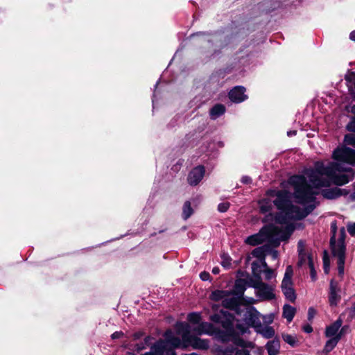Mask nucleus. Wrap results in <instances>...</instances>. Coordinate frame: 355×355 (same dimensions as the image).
<instances>
[{"mask_svg": "<svg viewBox=\"0 0 355 355\" xmlns=\"http://www.w3.org/2000/svg\"><path fill=\"white\" fill-rule=\"evenodd\" d=\"M305 175H294L289 178L288 183L293 187L294 196L299 205H294L290 200L291 193L287 191L270 190L267 192V198L259 202L260 211L262 214L270 212L274 205L280 211L275 218V224L281 227L279 217L281 220L293 223V220H299L306 217L315 207V196L318 193V188H315Z\"/></svg>", "mask_w": 355, "mask_h": 355, "instance_id": "1", "label": "nucleus"}, {"mask_svg": "<svg viewBox=\"0 0 355 355\" xmlns=\"http://www.w3.org/2000/svg\"><path fill=\"white\" fill-rule=\"evenodd\" d=\"M336 162H329L325 165L323 162H316L313 168L305 171L304 175L309 178L315 188L329 187L331 183L343 185L349 182L346 174H337L338 172L348 171L350 168L345 164H355V150L349 148H337L332 155Z\"/></svg>", "mask_w": 355, "mask_h": 355, "instance_id": "2", "label": "nucleus"}, {"mask_svg": "<svg viewBox=\"0 0 355 355\" xmlns=\"http://www.w3.org/2000/svg\"><path fill=\"white\" fill-rule=\"evenodd\" d=\"M210 320L213 322L220 324L225 331H221L216 328L214 324L209 322H200L197 327L191 329V331L198 335L206 334L209 336H214L222 341L234 340V343L241 347H252L251 343H246L242 339H236V334H243L248 331V326L245 324L236 323L234 329V317L232 314L227 311L221 310L218 313H216L209 317Z\"/></svg>", "mask_w": 355, "mask_h": 355, "instance_id": "3", "label": "nucleus"}, {"mask_svg": "<svg viewBox=\"0 0 355 355\" xmlns=\"http://www.w3.org/2000/svg\"><path fill=\"white\" fill-rule=\"evenodd\" d=\"M281 219V217L277 218L281 228L279 225L266 226L259 233L247 237L245 242L250 245H257L264 241H268L277 246L280 241L287 240L295 230L293 223Z\"/></svg>", "mask_w": 355, "mask_h": 355, "instance_id": "4", "label": "nucleus"}, {"mask_svg": "<svg viewBox=\"0 0 355 355\" xmlns=\"http://www.w3.org/2000/svg\"><path fill=\"white\" fill-rule=\"evenodd\" d=\"M175 329L176 334L180 336L182 339L176 337L171 330H167L164 335L173 349H186L188 347H191L194 349L205 350L209 347L208 340L202 339L191 334V327L188 323L177 322Z\"/></svg>", "mask_w": 355, "mask_h": 355, "instance_id": "5", "label": "nucleus"}, {"mask_svg": "<svg viewBox=\"0 0 355 355\" xmlns=\"http://www.w3.org/2000/svg\"><path fill=\"white\" fill-rule=\"evenodd\" d=\"M346 232L345 227L339 230L338 238L331 236L330 239V247L333 256L338 259V270L339 275L344 274V268L345 263L346 245H345Z\"/></svg>", "mask_w": 355, "mask_h": 355, "instance_id": "6", "label": "nucleus"}, {"mask_svg": "<svg viewBox=\"0 0 355 355\" xmlns=\"http://www.w3.org/2000/svg\"><path fill=\"white\" fill-rule=\"evenodd\" d=\"M261 266L257 262L252 263V273L254 279L250 282L251 287L255 288L257 295L263 300H271L275 297L272 288L268 284L263 282Z\"/></svg>", "mask_w": 355, "mask_h": 355, "instance_id": "7", "label": "nucleus"}, {"mask_svg": "<svg viewBox=\"0 0 355 355\" xmlns=\"http://www.w3.org/2000/svg\"><path fill=\"white\" fill-rule=\"evenodd\" d=\"M144 355H176L174 349L170 345V342L165 338L160 340L151 347L150 352Z\"/></svg>", "mask_w": 355, "mask_h": 355, "instance_id": "8", "label": "nucleus"}, {"mask_svg": "<svg viewBox=\"0 0 355 355\" xmlns=\"http://www.w3.org/2000/svg\"><path fill=\"white\" fill-rule=\"evenodd\" d=\"M246 319L248 320L249 325L253 327L255 331L262 335L264 338H270L274 336V329L268 325H262L255 315L251 314L250 315V318Z\"/></svg>", "mask_w": 355, "mask_h": 355, "instance_id": "9", "label": "nucleus"}, {"mask_svg": "<svg viewBox=\"0 0 355 355\" xmlns=\"http://www.w3.org/2000/svg\"><path fill=\"white\" fill-rule=\"evenodd\" d=\"M205 169L202 166H198L193 168L188 175L187 180L190 185H197L203 178Z\"/></svg>", "mask_w": 355, "mask_h": 355, "instance_id": "10", "label": "nucleus"}, {"mask_svg": "<svg viewBox=\"0 0 355 355\" xmlns=\"http://www.w3.org/2000/svg\"><path fill=\"white\" fill-rule=\"evenodd\" d=\"M245 89L241 86H237L233 88L229 92L230 99L234 103H241L247 99V95L245 94Z\"/></svg>", "mask_w": 355, "mask_h": 355, "instance_id": "11", "label": "nucleus"}, {"mask_svg": "<svg viewBox=\"0 0 355 355\" xmlns=\"http://www.w3.org/2000/svg\"><path fill=\"white\" fill-rule=\"evenodd\" d=\"M340 290L338 286V283L331 280L330 282V291L329 296V302L331 306H336L340 300L339 295Z\"/></svg>", "mask_w": 355, "mask_h": 355, "instance_id": "12", "label": "nucleus"}, {"mask_svg": "<svg viewBox=\"0 0 355 355\" xmlns=\"http://www.w3.org/2000/svg\"><path fill=\"white\" fill-rule=\"evenodd\" d=\"M348 192L345 189H341L338 187L324 189L322 191V195L327 199H335L341 196L347 195Z\"/></svg>", "mask_w": 355, "mask_h": 355, "instance_id": "13", "label": "nucleus"}, {"mask_svg": "<svg viewBox=\"0 0 355 355\" xmlns=\"http://www.w3.org/2000/svg\"><path fill=\"white\" fill-rule=\"evenodd\" d=\"M269 250H270V247L267 245H264L261 247H258V248H255L252 252V255L258 259V260L256 261L255 262L259 263L260 264V266H261L262 261H266L265 257L268 254Z\"/></svg>", "mask_w": 355, "mask_h": 355, "instance_id": "14", "label": "nucleus"}, {"mask_svg": "<svg viewBox=\"0 0 355 355\" xmlns=\"http://www.w3.org/2000/svg\"><path fill=\"white\" fill-rule=\"evenodd\" d=\"M252 279H254L253 274L252 276L248 275L246 278H240L236 279L235 282V290L236 293L239 294H243L246 288V286L251 287L250 285V282Z\"/></svg>", "mask_w": 355, "mask_h": 355, "instance_id": "15", "label": "nucleus"}, {"mask_svg": "<svg viewBox=\"0 0 355 355\" xmlns=\"http://www.w3.org/2000/svg\"><path fill=\"white\" fill-rule=\"evenodd\" d=\"M342 325L341 320H338L334 323L327 327L325 331V335L329 338H334L337 336H341L338 331Z\"/></svg>", "mask_w": 355, "mask_h": 355, "instance_id": "16", "label": "nucleus"}, {"mask_svg": "<svg viewBox=\"0 0 355 355\" xmlns=\"http://www.w3.org/2000/svg\"><path fill=\"white\" fill-rule=\"evenodd\" d=\"M347 128L349 131L355 132V119H353L347 124ZM344 141L347 145H352L355 146V134L352 133L347 135L345 137Z\"/></svg>", "mask_w": 355, "mask_h": 355, "instance_id": "17", "label": "nucleus"}, {"mask_svg": "<svg viewBox=\"0 0 355 355\" xmlns=\"http://www.w3.org/2000/svg\"><path fill=\"white\" fill-rule=\"evenodd\" d=\"M293 275V270L291 266H288L286 268L284 276L282 282V288L293 286L292 277Z\"/></svg>", "mask_w": 355, "mask_h": 355, "instance_id": "18", "label": "nucleus"}, {"mask_svg": "<svg viewBox=\"0 0 355 355\" xmlns=\"http://www.w3.org/2000/svg\"><path fill=\"white\" fill-rule=\"evenodd\" d=\"M279 349L280 344L277 340L269 341L266 345V349L268 355H278Z\"/></svg>", "mask_w": 355, "mask_h": 355, "instance_id": "19", "label": "nucleus"}, {"mask_svg": "<svg viewBox=\"0 0 355 355\" xmlns=\"http://www.w3.org/2000/svg\"><path fill=\"white\" fill-rule=\"evenodd\" d=\"M231 295L229 291L216 290L210 295V299L214 301H222L226 297Z\"/></svg>", "mask_w": 355, "mask_h": 355, "instance_id": "20", "label": "nucleus"}, {"mask_svg": "<svg viewBox=\"0 0 355 355\" xmlns=\"http://www.w3.org/2000/svg\"><path fill=\"white\" fill-rule=\"evenodd\" d=\"M225 112V107L222 104H217L214 105L209 112L210 116L212 119L215 120Z\"/></svg>", "mask_w": 355, "mask_h": 355, "instance_id": "21", "label": "nucleus"}, {"mask_svg": "<svg viewBox=\"0 0 355 355\" xmlns=\"http://www.w3.org/2000/svg\"><path fill=\"white\" fill-rule=\"evenodd\" d=\"M296 309L291 305L286 304L283 307V317L287 320L288 322H291L295 314Z\"/></svg>", "mask_w": 355, "mask_h": 355, "instance_id": "22", "label": "nucleus"}, {"mask_svg": "<svg viewBox=\"0 0 355 355\" xmlns=\"http://www.w3.org/2000/svg\"><path fill=\"white\" fill-rule=\"evenodd\" d=\"M261 270V273L264 274L266 280H270L276 276L275 270L270 268L266 261H262Z\"/></svg>", "mask_w": 355, "mask_h": 355, "instance_id": "23", "label": "nucleus"}, {"mask_svg": "<svg viewBox=\"0 0 355 355\" xmlns=\"http://www.w3.org/2000/svg\"><path fill=\"white\" fill-rule=\"evenodd\" d=\"M223 306L225 308L228 309H234L237 306V300L232 296V293L231 292V295L226 297L223 300Z\"/></svg>", "mask_w": 355, "mask_h": 355, "instance_id": "24", "label": "nucleus"}, {"mask_svg": "<svg viewBox=\"0 0 355 355\" xmlns=\"http://www.w3.org/2000/svg\"><path fill=\"white\" fill-rule=\"evenodd\" d=\"M341 336H337L336 337L331 338L329 340H328L324 348L325 352L328 353L331 352L336 346Z\"/></svg>", "mask_w": 355, "mask_h": 355, "instance_id": "25", "label": "nucleus"}, {"mask_svg": "<svg viewBox=\"0 0 355 355\" xmlns=\"http://www.w3.org/2000/svg\"><path fill=\"white\" fill-rule=\"evenodd\" d=\"M298 252H299V264L303 265L306 263V259L307 256H310L309 254H306L304 252V243L302 241L298 242Z\"/></svg>", "mask_w": 355, "mask_h": 355, "instance_id": "26", "label": "nucleus"}, {"mask_svg": "<svg viewBox=\"0 0 355 355\" xmlns=\"http://www.w3.org/2000/svg\"><path fill=\"white\" fill-rule=\"evenodd\" d=\"M282 292L284 294L286 298L291 301L294 302L296 299L295 293L293 286L282 288Z\"/></svg>", "mask_w": 355, "mask_h": 355, "instance_id": "27", "label": "nucleus"}, {"mask_svg": "<svg viewBox=\"0 0 355 355\" xmlns=\"http://www.w3.org/2000/svg\"><path fill=\"white\" fill-rule=\"evenodd\" d=\"M193 214V209L189 201H186L182 208V216L184 220L188 219Z\"/></svg>", "mask_w": 355, "mask_h": 355, "instance_id": "28", "label": "nucleus"}, {"mask_svg": "<svg viewBox=\"0 0 355 355\" xmlns=\"http://www.w3.org/2000/svg\"><path fill=\"white\" fill-rule=\"evenodd\" d=\"M305 264L309 266L310 268L311 277L312 280L315 281L316 279V271L314 268L313 259L311 256H307L306 263Z\"/></svg>", "mask_w": 355, "mask_h": 355, "instance_id": "29", "label": "nucleus"}, {"mask_svg": "<svg viewBox=\"0 0 355 355\" xmlns=\"http://www.w3.org/2000/svg\"><path fill=\"white\" fill-rule=\"evenodd\" d=\"M282 338L284 340V342H286L292 347H295L297 345L298 340L297 339V337L294 335L283 334Z\"/></svg>", "mask_w": 355, "mask_h": 355, "instance_id": "30", "label": "nucleus"}, {"mask_svg": "<svg viewBox=\"0 0 355 355\" xmlns=\"http://www.w3.org/2000/svg\"><path fill=\"white\" fill-rule=\"evenodd\" d=\"M221 265L225 268H230L232 265V259L227 254H223L221 255Z\"/></svg>", "mask_w": 355, "mask_h": 355, "instance_id": "31", "label": "nucleus"}, {"mask_svg": "<svg viewBox=\"0 0 355 355\" xmlns=\"http://www.w3.org/2000/svg\"><path fill=\"white\" fill-rule=\"evenodd\" d=\"M188 320L191 323L200 324L201 320L200 314L198 313H191L188 315Z\"/></svg>", "mask_w": 355, "mask_h": 355, "instance_id": "32", "label": "nucleus"}, {"mask_svg": "<svg viewBox=\"0 0 355 355\" xmlns=\"http://www.w3.org/2000/svg\"><path fill=\"white\" fill-rule=\"evenodd\" d=\"M323 263H324V270L325 273H328L330 268V261L329 259L327 256V252H324V255L323 257Z\"/></svg>", "mask_w": 355, "mask_h": 355, "instance_id": "33", "label": "nucleus"}, {"mask_svg": "<svg viewBox=\"0 0 355 355\" xmlns=\"http://www.w3.org/2000/svg\"><path fill=\"white\" fill-rule=\"evenodd\" d=\"M347 230L351 236H355V222L348 223L347 225Z\"/></svg>", "mask_w": 355, "mask_h": 355, "instance_id": "34", "label": "nucleus"}, {"mask_svg": "<svg viewBox=\"0 0 355 355\" xmlns=\"http://www.w3.org/2000/svg\"><path fill=\"white\" fill-rule=\"evenodd\" d=\"M230 207V204L229 202H222V203H220L218 206V210L220 211V212H225L226 211H227V209H229Z\"/></svg>", "mask_w": 355, "mask_h": 355, "instance_id": "35", "label": "nucleus"}, {"mask_svg": "<svg viewBox=\"0 0 355 355\" xmlns=\"http://www.w3.org/2000/svg\"><path fill=\"white\" fill-rule=\"evenodd\" d=\"M216 355H234V351L232 349H219L216 352Z\"/></svg>", "mask_w": 355, "mask_h": 355, "instance_id": "36", "label": "nucleus"}, {"mask_svg": "<svg viewBox=\"0 0 355 355\" xmlns=\"http://www.w3.org/2000/svg\"><path fill=\"white\" fill-rule=\"evenodd\" d=\"M316 313L315 310L313 308H309L308 311V319L310 320L313 318Z\"/></svg>", "mask_w": 355, "mask_h": 355, "instance_id": "37", "label": "nucleus"}, {"mask_svg": "<svg viewBox=\"0 0 355 355\" xmlns=\"http://www.w3.org/2000/svg\"><path fill=\"white\" fill-rule=\"evenodd\" d=\"M209 273L207 272H202L200 274V277L202 281H207L209 279Z\"/></svg>", "mask_w": 355, "mask_h": 355, "instance_id": "38", "label": "nucleus"}, {"mask_svg": "<svg viewBox=\"0 0 355 355\" xmlns=\"http://www.w3.org/2000/svg\"><path fill=\"white\" fill-rule=\"evenodd\" d=\"M273 319L274 316L272 314L266 316H263V320H264V322L267 323H271L273 321Z\"/></svg>", "mask_w": 355, "mask_h": 355, "instance_id": "39", "label": "nucleus"}, {"mask_svg": "<svg viewBox=\"0 0 355 355\" xmlns=\"http://www.w3.org/2000/svg\"><path fill=\"white\" fill-rule=\"evenodd\" d=\"M268 254H270L271 255V257H272V259H274V260L277 259V257H278V252H277V251L272 250L270 248V250H269Z\"/></svg>", "mask_w": 355, "mask_h": 355, "instance_id": "40", "label": "nucleus"}, {"mask_svg": "<svg viewBox=\"0 0 355 355\" xmlns=\"http://www.w3.org/2000/svg\"><path fill=\"white\" fill-rule=\"evenodd\" d=\"M235 355H250V354L248 350L242 349L237 350Z\"/></svg>", "mask_w": 355, "mask_h": 355, "instance_id": "41", "label": "nucleus"}, {"mask_svg": "<svg viewBox=\"0 0 355 355\" xmlns=\"http://www.w3.org/2000/svg\"><path fill=\"white\" fill-rule=\"evenodd\" d=\"M252 180L249 176H243L241 178V182L245 184L251 183Z\"/></svg>", "mask_w": 355, "mask_h": 355, "instance_id": "42", "label": "nucleus"}, {"mask_svg": "<svg viewBox=\"0 0 355 355\" xmlns=\"http://www.w3.org/2000/svg\"><path fill=\"white\" fill-rule=\"evenodd\" d=\"M331 228L332 236H335L336 237L337 227H336V222H334L331 223Z\"/></svg>", "mask_w": 355, "mask_h": 355, "instance_id": "43", "label": "nucleus"}, {"mask_svg": "<svg viewBox=\"0 0 355 355\" xmlns=\"http://www.w3.org/2000/svg\"><path fill=\"white\" fill-rule=\"evenodd\" d=\"M123 334L121 331H116L112 334V339L119 338L123 336Z\"/></svg>", "mask_w": 355, "mask_h": 355, "instance_id": "44", "label": "nucleus"}, {"mask_svg": "<svg viewBox=\"0 0 355 355\" xmlns=\"http://www.w3.org/2000/svg\"><path fill=\"white\" fill-rule=\"evenodd\" d=\"M303 330L306 333H311L313 331V329L311 325L306 324L303 327Z\"/></svg>", "mask_w": 355, "mask_h": 355, "instance_id": "45", "label": "nucleus"}, {"mask_svg": "<svg viewBox=\"0 0 355 355\" xmlns=\"http://www.w3.org/2000/svg\"><path fill=\"white\" fill-rule=\"evenodd\" d=\"M296 131L295 130H291V131H288L287 132V135L288 137H292V136H294L296 135Z\"/></svg>", "mask_w": 355, "mask_h": 355, "instance_id": "46", "label": "nucleus"}, {"mask_svg": "<svg viewBox=\"0 0 355 355\" xmlns=\"http://www.w3.org/2000/svg\"><path fill=\"white\" fill-rule=\"evenodd\" d=\"M220 272V269L218 267H214L213 269H212V272L214 274V275H217Z\"/></svg>", "mask_w": 355, "mask_h": 355, "instance_id": "47", "label": "nucleus"}, {"mask_svg": "<svg viewBox=\"0 0 355 355\" xmlns=\"http://www.w3.org/2000/svg\"><path fill=\"white\" fill-rule=\"evenodd\" d=\"M349 38H350V40L355 41V31H353L352 32H351V33L349 35Z\"/></svg>", "mask_w": 355, "mask_h": 355, "instance_id": "48", "label": "nucleus"}, {"mask_svg": "<svg viewBox=\"0 0 355 355\" xmlns=\"http://www.w3.org/2000/svg\"><path fill=\"white\" fill-rule=\"evenodd\" d=\"M141 336H142V333H141V332L135 333L134 334V338L135 339H139L140 337H141Z\"/></svg>", "mask_w": 355, "mask_h": 355, "instance_id": "49", "label": "nucleus"}, {"mask_svg": "<svg viewBox=\"0 0 355 355\" xmlns=\"http://www.w3.org/2000/svg\"><path fill=\"white\" fill-rule=\"evenodd\" d=\"M144 348H145V347H144V345H141V346L137 345V349L138 350H141V349H144Z\"/></svg>", "mask_w": 355, "mask_h": 355, "instance_id": "50", "label": "nucleus"}, {"mask_svg": "<svg viewBox=\"0 0 355 355\" xmlns=\"http://www.w3.org/2000/svg\"><path fill=\"white\" fill-rule=\"evenodd\" d=\"M150 340V337H146V338H145V343H146V344H147V343L149 342V340Z\"/></svg>", "mask_w": 355, "mask_h": 355, "instance_id": "51", "label": "nucleus"}, {"mask_svg": "<svg viewBox=\"0 0 355 355\" xmlns=\"http://www.w3.org/2000/svg\"><path fill=\"white\" fill-rule=\"evenodd\" d=\"M212 309H216V306H215V305H214V306H212Z\"/></svg>", "mask_w": 355, "mask_h": 355, "instance_id": "52", "label": "nucleus"}]
</instances>
